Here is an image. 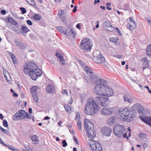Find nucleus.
<instances>
[{
  "label": "nucleus",
  "instance_id": "nucleus-1",
  "mask_svg": "<svg viewBox=\"0 0 151 151\" xmlns=\"http://www.w3.org/2000/svg\"><path fill=\"white\" fill-rule=\"evenodd\" d=\"M137 107L139 114H142L143 110V107L139 104H134L131 108H120L118 110V114L121 117V119L123 121L130 122L133 120V118L136 116V113L135 111V107Z\"/></svg>",
  "mask_w": 151,
  "mask_h": 151
},
{
  "label": "nucleus",
  "instance_id": "nucleus-2",
  "mask_svg": "<svg viewBox=\"0 0 151 151\" xmlns=\"http://www.w3.org/2000/svg\"><path fill=\"white\" fill-rule=\"evenodd\" d=\"M24 67L23 70L25 74H28L33 80H36L38 77L42 75L41 70L38 68L37 65L32 62L26 63L24 65Z\"/></svg>",
  "mask_w": 151,
  "mask_h": 151
},
{
  "label": "nucleus",
  "instance_id": "nucleus-3",
  "mask_svg": "<svg viewBox=\"0 0 151 151\" xmlns=\"http://www.w3.org/2000/svg\"><path fill=\"white\" fill-rule=\"evenodd\" d=\"M100 107L93 98L88 99L85 105L84 112L87 115H92L100 110Z\"/></svg>",
  "mask_w": 151,
  "mask_h": 151
},
{
  "label": "nucleus",
  "instance_id": "nucleus-4",
  "mask_svg": "<svg viewBox=\"0 0 151 151\" xmlns=\"http://www.w3.org/2000/svg\"><path fill=\"white\" fill-rule=\"evenodd\" d=\"M92 46L90 41L86 38L83 39L79 45V47L84 52L90 51Z\"/></svg>",
  "mask_w": 151,
  "mask_h": 151
},
{
  "label": "nucleus",
  "instance_id": "nucleus-5",
  "mask_svg": "<svg viewBox=\"0 0 151 151\" xmlns=\"http://www.w3.org/2000/svg\"><path fill=\"white\" fill-rule=\"evenodd\" d=\"M125 130V127L119 124H116L114 126L113 131L115 135L118 137L120 138L122 136Z\"/></svg>",
  "mask_w": 151,
  "mask_h": 151
},
{
  "label": "nucleus",
  "instance_id": "nucleus-6",
  "mask_svg": "<svg viewBox=\"0 0 151 151\" xmlns=\"http://www.w3.org/2000/svg\"><path fill=\"white\" fill-rule=\"evenodd\" d=\"M88 143L93 151H103L102 146L98 142L92 140H89L88 141Z\"/></svg>",
  "mask_w": 151,
  "mask_h": 151
},
{
  "label": "nucleus",
  "instance_id": "nucleus-7",
  "mask_svg": "<svg viewBox=\"0 0 151 151\" xmlns=\"http://www.w3.org/2000/svg\"><path fill=\"white\" fill-rule=\"evenodd\" d=\"M95 99L97 103L100 106L105 107L109 104V98L97 96Z\"/></svg>",
  "mask_w": 151,
  "mask_h": 151
},
{
  "label": "nucleus",
  "instance_id": "nucleus-8",
  "mask_svg": "<svg viewBox=\"0 0 151 151\" xmlns=\"http://www.w3.org/2000/svg\"><path fill=\"white\" fill-rule=\"evenodd\" d=\"M113 91L111 87L108 86H106L104 88V91L102 96H111L113 95Z\"/></svg>",
  "mask_w": 151,
  "mask_h": 151
},
{
  "label": "nucleus",
  "instance_id": "nucleus-9",
  "mask_svg": "<svg viewBox=\"0 0 151 151\" xmlns=\"http://www.w3.org/2000/svg\"><path fill=\"white\" fill-rule=\"evenodd\" d=\"M104 88L101 84H97L93 89V91L98 95L102 96Z\"/></svg>",
  "mask_w": 151,
  "mask_h": 151
},
{
  "label": "nucleus",
  "instance_id": "nucleus-10",
  "mask_svg": "<svg viewBox=\"0 0 151 151\" xmlns=\"http://www.w3.org/2000/svg\"><path fill=\"white\" fill-rule=\"evenodd\" d=\"M14 42L16 46L19 49L24 50L26 48L27 46L26 44L22 42L19 38H15Z\"/></svg>",
  "mask_w": 151,
  "mask_h": 151
},
{
  "label": "nucleus",
  "instance_id": "nucleus-11",
  "mask_svg": "<svg viewBox=\"0 0 151 151\" xmlns=\"http://www.w3.org/2000/svg\"><path fill=\"white\" fill-rule=\"evenodd\" d=\"M92 126L91 127H90L89 129H88L86 130V135L87 136L90 138L91 139H94V137H95L96 135V132L93 128V124H91Z\"/></svg>",
  "mask_w": 151,
  "mask_h": 151
},
{
  "label": "nucleus",
  "instance_id": "nucleus-12",
  "mask_svg": "<svg viewBox=\"0 0 151 151\" xmlns=\"http://www.w3.org/2000/svg\"><path fill=\"white\" fill-rule=\"evenodd\" d=\"M39 89V88L37 86H33L30 89V91L32 94V97L35 102L37 103L38 102V99L37 97V92Z\"/></svg>",
  "mask_w": 151,
  "mask_h": 151
},
{
  "label": "nucleus",
  "instance_id": "nucleus-13",
  "mask_svg": "<svg viewBox=\"0 0 151 151\" xmlns=\"http://www.w3.org/2000/svg\"><path fill=\"white\" fill-rule=\"evenodd\" d=\"M112 131V130L110 127H102L101 130V133L107 137L110 136Z\"/></svg>",
  "mask_w": 151,
  "mask_h": 151
},
{
  "label": "nucleus",
  "instance_id": "nucleus-14",
  "mask_svg": "<svg viewBox=\"0 0 151 151\" xmlns=\"http://www.w3.org/2000/svg\"><path fill=\"white\" fill-rule=\"evenodd\" d=\"M113 111L112 108H104L101 110L100 112L101 114L104 116L109 115L112 114Z\"/></svg>",
  "mask_w": 151,
  "mask_h": 151
},
{
  "label": "nucleus",
  "instance_id": "nucleus-15",
  "mask_svg": "<svg viewBox=\"0 0 151 151\" xmlns=\"http://www.w3.org/2000/svg\"><path fill=\"white\" fill-rule=\"evenodd\" d=\"M104 28L108 31H112L113 27L111 25V23L109 20L106 21L104 24Z\"/></svg>",
  "mask_w": 151,
  "mask_h": 151
},
{
  "label": "nucleus",
  "instance_id": "nucleus-16",
  "mask_svg": "<svg viewBox=\"0 0 151 151\" xmlns=\"http://www.w3.org/2000/svg\"><path fill=\"white\" fill-rule=\"evenodd\" d=\"M89 78L92 83H96L99 81V78L97 75L93 74V73L89 75Z\"/></svg>",
  "mask_w": 151,
  "mask_h": 151
},
{
  "label": "nucleus",
  "instance_id": "nucleus-17",
  "mask_svg": "<svg viewBox=\"0 0 151 151\" xmlns=\"http://www.w3.org/2000/svg\"><path fill=\"white\" fill-rule=\"evenodd\" d=\"M93 60L95 62L98 63H101L103 62H104L105 61L104 57L102 55H100L97 57L93 58Z\"/></svg>",
  "mask_w": 151,
  "mask_h": 151
},
{
  "label": "nucleus",
  "instance_id": "nucleus-18",
  "mask_svg": "<svg viewBox=\"0 0 151 151\" xmlns=\"http://www.w3.org/2000/svg\"><path fill=\"white\" fill-rule=\"evenodd\" d=\"M129 20L131 23L130 24L128 28L129 30L132 31L136 28V23L132 17L129 18Z\"/></svg>",
  "mask_w": 151,
  "mask_h": 151
},
{
  "label": "nucleus",
  "instance_id": "nucleus-19",
  "mask_svg": "<svg viewBox=\"0 0 151 151\" xmlns=\"http://www.w3.org/2000/svg\"><path fill=\"white\" fill-rule=\"evenodd\" d=\"M141 119L142 121L147 124L149 125L151 127V118L150 117H141Z\"/></svg>",
  "mask_w": 151,
  "mask_h": 151
},
{
  "label": "nucleus",
  "instance_id": "nucleus-20",
  "mask_svg": "<svg viewBox=\"0 0 151 151\" xmlns=\"http://www.w3.org/2000/svg\"><path fill=\"white\" fill-rule=\"evenodd\" d=\"M17 112L18 115V117H19L20 120L24 119L25 113V111L24 110H20Z\"/></svg>",
  "mask_w": 151,
  "mask_h": 151
},
{
  "label": "nucleus",
  "instance_id": "nucleus-21",
  "mask_svg": "<svg viewBox=\"0 0 151 151\" xmlns=\"http://www.w3.org/2000/svg\"><path fill=\"white\" fill-rule=\"evenodd\" d=\"M56 55L60 60V63L62 65H64L65 63L63 61L64 58L63 56L59 52H57L56 53Z\"/></svg>",
  "mask_w": 151,
  "mask_h": 151
},
{
  "label": "nucleus",
  "instance_id": "nucleus-22",
  "mask_svg": "<svg viewBox=\"0 0 151 151\" xmlns=\"http://www.w3.org/2000/svg\"><path fill=\"white\" fill-rule=\"evenodd\" d=\"M7 20L8 22L16 26L17 24V22L15 21L14 19L11 17H7Z\"/></svg>",
  "mask_w": 151,
  "mask_h": 151
},
{
  "label": "nucleus",
  "instance_id": "nucleus-23",
  "mask_svg": "<svg viewBox=\"0 0 151 151\" xmlns=\"http://www.w3.org/2000/svg\"><path fill=\"white\" fill-rule=\"evenodd\" d=\"M31 139L32 141H35L34 144H37L39 143V140L38 139V137L36 135H32L31 137Z\"/></svg>",
  "mask_w": 151,
  "mask_h": 151
},
{
  "label": "nucleus",
  "instance_id": "nucleus-24",
  "mask_svg": "<svg viewBox=\"0 0 151 151\" xmlns=\"http://www.w3.org/2000/svg\"><path fill=\"white\" fill-rule=\"evenodd\" d=\"M115 117L113 116L110 118L108 120V124L109 125H111L115 124Z\"/></svg>",
  "mask_w": 151,
  "mask_h": 151
},
{
  "label": "nucleus",
  "instance_id": "nucleus-25",
  "mask_svg": "<svg viewBox=\"0 0 151 151\" xmlns=\"http://www.w3.org/2000/svg\"><path fill=\"white\" fill-rule=\"evenodd\" d=\"M109 41L114 43L116 45H117L119 44L118 38L113 37H111L109 38Z\"/></svg>",
  "mask_w": 151,
  "mask_h": 151
},
{
  "label": "nucleus",
  "instance_id": "nucleus-26",
  "mask_svg": "<svg viewBox=\"0 0 151 151\" xmlns=\"http://www.w3.org/2000/svg\"><path fill=\"white\" fill-rule=\"evenodd\" d=\"M54 86L53 85L49 84L46 88V91L48 93H52L53 91Z\"/></svg>",
  "mask_w": 151,
  "mask_h": 151
},
{
  "label": "nucleus",
  "instance_id": "nucleus-27",
  "mask_svg": "<svg viewBox=\"0 0 151 151\" xmlns=\"http://www.w3.org/2000/svg\"><path fill=\"white\" fill-rule=\"evenodd\" d=\"M85 69L87 74L89 76L93 73L92 70L86 66H85Z\"/></svg>",
  "mask_w": 151,
  "mask_h": 151
},
{
  "label": "nucleus",
  "instance_id": "nucleus-28",
  "mask_svg": "<svg viewBox=\"0 0 151 151\" xmlns=\"http://www.w3.org/2000/svg\"><path fill=\"white\" fill-rule=\"evenodd\" d=\"M146 54L151 57V44L148 46L146 49Z\"/></svg>",
  "mask_w": 151,
  "mask_h": 151
},
{
  "label": "nucleus",
  "instance_id": "nucleus-29",
  "mask_svg": "<svg viewBox=\"0 0 151 151\" xmlns=\"http://www.w3.org/2000/svg\"><path fill=\"white\" fill-rule=\"evenodd\" d=\"M99 81L100 82V84H101L102 86L104 88V87L107 86H108L106 85V81L101 79H99Z\"/></svg>",
  "mask_w": 151,
  "mask_h": 151
},
{
  "label": "nucleus",
  "instance_id": "nucleus-30",
  "mask_svg": "<svg viewBox=\"0 0 151 151\" xmlns=\"http://www.w3.org/2000/svg\"><path fill=\"white\" fill-rule=\"evenodd\" d=\"M123 98L124 101H127L128 102L130 103H133V100L132 99H130L128 98L127 96L124 95L123 96Z\"/></svg>",
  "mask_w": 151,
  "mask_h": 151
},
{
  "label": "nucleus",
  "instance_id": "nucleus-31",
  "mask_svg": "<svg viewBox=\"0 0 151 151\" xmlns=\"http://www.w3.org/2000/svg\"><path fill=\"white\" fill-rule=\"evenodd\" d=\"M64 107L66 112L70 113L71 110V108L69 105L67 104H65L64 106Z\"/></svg>",
  "mask_w": 151,
  "mask_h": 151
},
{
  "label": "nucleus",
  "instance_id": "nucleus-32",
  "mask_svg": "<svg viewBox=\"0 0 151 151\" xmlns=\"http://www.w3.org/2000/svg\"><path fill=\"white\" fill-rule=\"evenodd\" d=\"M33 18L34 20H39L41 19V16L40 14H35V15L33 16Z\"/></svg>",
  "mask_w": 151,
  "mask_h": 151
},
{
  "label": "nucleus",
  "instance_id": "nucleus-33",
  "mask_svg": "<svg viewBox=\"0 0 151 151\" xmlns=\"http://www.w3.org/2000/svg\"><path fill=\"white\" fill-rule=\"evenodd\" d=\"M93 55L94 56V58L95 57H97L100 55H102V54L100 53V52L98 50H96L94 51L93 52Z\"/></svg>",
  "mask_w": 151,
  "mask_h": 151
},
{
  "label": "nucleus",
  "instance_id": "nucleus-34",
  "mask_svg": "<svg viewBox=\"0 0 151 151\" xmlns=\"http://www.w3.org/2000/svg\"><path fill=\"white\" fill-rule=\"evenodd\" d=\"M57 29L58 30L60 33H63L66 35H68L67 33L65 31L63 30V27H57Z\"/></svg>",
  "mask_w": 151,
  "mask_h": 151
},
{
  "label": "nucleus",
  "instance_id": "nucleus-35",
  "mask_svg": "<svg viewBox=\"0 0 151 151\" xmlns=\"http://www.w3.org/2000/svg\"><path fill=\"white\" fill-rule=\"evenodd\" d=\"M69 35L70 36H72L73 37H74L76 35V33L74 29H71L69 32Z\"/></svg>",
  "mask_w": 151,
  "mask_h": 151
},
{
  "label": "nucleus",
  "instance_id": "nucleus-36",
  "mask_svg": "<svg viewBox=\"0 0 151 151\" xmlns=\"http://www.w3.org/2000/svg\"><path fill=\"white\" fill-rule=\"evenodd\" d=\"M58 14V16L60 17L62 16L65 15L66 14V12L64 10H61L59 11Z\"/></svg>",
  "mask_w": 151,
  "mask_h": 151
},
{
  "label": "nucleus",
  "instance_id": "nucleus-37",
  "mask_svg": "<svg viewBox=\"0 0 151 151\" xmlns=\"http://www.w3.org/2000/svg\"><path fill=\"white\" fill-rule=\"evenodd\" d=\"M27 2L33 6H35L36 4L34 0H26Z\"/></svg>",
  "mask_w": 151,
  "mask_h": 151
},
{
  "label": "nucleus",
  "instance_id": "nucleus-38",
  "mask_svg": "<svg viewBox=\"0 0 151 151\" xmlns=\"http://www.w3.org/2000/svg\"><path fill=\"white\" fill-rule=\"evenodd\" d=\"M17 112L13 116L12 119L13 120L15 121H17L20 120L19 117H18V114Z\"/></svg>",
  "mask_w": 151,
  "mask_h": 151
},
{
  "label": "nucleus",
  "instance_id": "nucleus-39",
  "mask_svg": "<svg viewBox=\"0 0 151 151\" xmlns=\"http://www.w3.org/2000/svg\"><path fill=\"white\" fill-rule=\"evenodd\" d=\"M67 16L65 15H64L63 16H62L60 17V18L64 23L66 22V18Z\"/></svg>",
  "mask_w": 151,
  "mask_h": 151
},
{
  "label": "nucleus",
  "instance_id": "nucleus-40",
  "mask_svg": "<svg viewBox=\"0 0 151 151\" xmlns=\"http://www.w3.org/2000/svg\"><path fill=\"white\" fill-rule=\"evenodd\" d=\"M77 126L78 129L80 130L81 129V122L80 121H78L77 122Z\"/></svg>",
  "mask_w": 151,
  "mask_h": 151
},
{
  "label": "nucleus",
  "instance_id": "nucleus-41",
  "mask_svg": "<svg viewBox=\"0 0 151 151\" xmlns=\"http://www.w3.org/2000/svg\"><path fill=\"white\" fill-rule=\"evenodd\" d=\"M21 27L22 30L26 31L27 32H28L29 31V29L25 25H22Z\"/></svg>",
  "mask_w": 151,
  "mask_h": 151
},
{
  "label": "nucleus",
  "instance_id": "nucleus-42",
  "mask_svg": "<svg viewBox=\"0 0 151 151\" xmlns=\"http://www.w3.org/2000/svg\"><path fill=\"white\" fill-rule=\"evenodd\" d=\"M8 148H9L10 150H11L14 151L17 150L16 149V148L14 147L12 145H8Z\"/></svg>",
  "mask_w": 151,
  "mask_h": 151
},
{
  "label": "nucleus",
  "instance_id": "nucleus-43",
  "mask_svg": "<svg viewBox=\"0 0 151 151\" xmlns=\"http://www.w3.org/2000/svg\"><path fill=\"white\" fill-rule=\"evenodd\" d=\"M3 126L5 127H8V124L7 121L5 119L3 120Z\"/></svg>",
  "mask_w": 151,
  "mask_h": 151
},
{
  "label": "nucleus",
  "instance_id": "nucleus-44",
  "mask_svg": "<svg viewBox=\"0 0 151 151\" xmlns=\"http://www.w3.org/2000/svg\"><path fill=\"white\" fill-rule=\"evenodd\" d=\"M19 9L22 12V13L23 14H24L26 12V9L24 8L21 7H20Z\"/></svg>",
  "mask_w": 151,
  "mask_h": 151
},
{
  "label": "nucleus",
  "instance_id": "nucleus-45",
  "mask_svg": "<svg viewBox=\"0 0 151 151\" xmlns=\"http://www.w3.org/2000/svg\"><path fill=\"white\" fill-rule=\"evenodd\" d=\"M106 8L107 9L109 10H111V7H110L111 5V3L109 2H108L106 3Z\"/></svg>",
  "mask_w": 151,
  "mask_h": 151
},
{
  "label": "nucleus",
  "instance_id": "nucleus-46",
  "mask_svg": "<svg viewBox=\"0 0 151 151\" xmlns=\"http://www.w3.org/2000/svg\"><path fill=\"white\" fill-rule=\"evenodd\" d=\"M9 55L11 57L12 60L13 59H16L15 55L12 52H9Z\"/></svg>",
  "mask_w": 151,
  "mask_h": 151
},
{
  "label": "nucleus",
  "instance_id": "nucleus-47",
  "mask_svg": "<svg viewBox=\"0 0 151 151\" xmlns=\"http://www.w3.org/2000/svg\"><path fill=\"white\" fill-rule=\"evenodd\" d=\"M62 144H63L62 146L63 147H66L67 145V143L65 140H63Z\"/></svg>",
  "mask_w": 151,
  "mask_h": 151
},
{
  "label": "nucleus",
  "instance_id": "nucleus-48",
  "mask_svg": "<svg viewBox=\"0 0 151 151\" xmlns=\"http://www.w3.org/2000/svg\"><path fill=\"white\" fill-rule=\"evenodd\" d=\"M84 127L85 129H86V130H87L88 129H89L90 127H89L88 125V124H84Z\"/></svg>",
  "mask_w": 151,
  "mask_h": 151
},
{
  "label": "nucleus",
  "instance_id": "nucleus-49",
  "mask_svg": "<svg viewBox=\"0 0 151 151\" xmlns=\"http://www.w3.org/2000/svg\"><path fill=\"white\" fill-rule=\"evenodd\" d=\"M25 114H24V118L26 117L28 119H30V116L29 115V114H28L27 112H26L25 111Z\"/></svg>",
  "mask_w": 151,
  "mask_h": 151
},
{
  "label": "nucleus",
  "instance_id": "nucleus-50",
  "mask_svg": "<svg viewBox=\"0 0 151 151\" xmlns=\"http://www.w3.org/2000/svg\"><path fill=\"white\" fill-rule=\"evenodd\" d=\"M27 32L26 31L22 30V29L21 31V33L23 35H25Z\"/></svg>",
  "mask_w": 151,
  "mask_h": 151
},
{
  "label": "nucleus",
  "instance_id": "nucleus-51",
  "mask_svg": "<svg viewBox=\"0 0 151 151\" xmlns=\"http://www.w3.org/2000/svg\"><path fill=\"white\" fill-rule=\"evenodd\" d=\"M84 124H88V123H90L91 122L90 121L88 120V119H84Z\"/></svg>",
  "mask_w": 151,
  "mask_h": 151
},
{
  "label": "nucleus",
  "instance_id": "nucleus-52",
  "mask_svg": "<svg viewBox=\"0 0 151 151\" xmlns=\"http://www.w3.org/2000/svg\"><path fill=\"white\" fill-rule=\"evenodd\" d=\"M146 135V134H144L143 133H140L139 135V137H145Z\"/></svg>",
  "mask_w": 151,
  "mask_h": 151
},
{
  "label": "nucleus",
  "instance_id": "nucleus-53",
  "mask_svg": "<svg viewBox=\"0 0 151 151\" xmlns=\"http://www.w3.org/2000/svg\"><path fill=\"white\" fill-rule=\"evenodd\" d=\"M27 22L28 24L30 25H32V21L29 20H28L27 21Z\"/></svg>",
  "mask_w": 151,
  "mask_h": 151
},
{
  "label": "nucleus",
  "instance_id": "nucleus-54",
  "mask_svg": "<svg viewBox=\"0 0 151 151\" xmlns=\"http://www.w3.org/2000/svg\"><path fill=\"white\" fill-rule=\"evenodd\" d=\"M145 88H147V89H148V91L150 93H151V90H150L149 89V88L148 86H145Z\"/></svg>",
  "mask_w": 151,
  "mask_h": 151
},
{
  "label": "nucleus",
  "instance_id": "nucleus-55",
  "mask_svg": "<svg viewBox=\"0 0 151 151\" xmlns=\"http://www.w3.org/2000/svg\"><path fill=\"white\" fill-rule=\"evenodd\" d=\"M84 78L86 82H88V78L87 76L86 75H85V76L84 77Z\"/></svg>",
  "mask_w": 151,
  "mask_h": 151
},
{
  "label": "nucleus",
  "instance_id": "nucleus-56",
  "mask_svg": "<svg viewBox=\"0 0 151 151\" xmlns=\"http://www.w3.org/2000/svg\"><path fill=\"white\" fill-rule=\"evenodd\" d=\"M73 139L74 140V141H75L77 144H78V141L77 140V138L75 137H73Z\"/></svg>",
  "mask_w": 151,
  "mask_h": 151
},
{
  "label": "nucleus",
  "instance_id": "nucleus-57",
  "mask_svg": "<svg viewBox=\"0 0 151 151\" xmlns=\"http://www.w3.org/2000/svg\"><path fill=\"white\" fill-rule=\"evenodd\" d=\"M80 116L79 114H77L76 115V116L75 118V119H78L80 118Z\"/></svg>",
  "mask_w": 151,
  "mask_h": 151
},
{
  "label": "nucleus",
  "instance_id": "nucleus-58",
  "mask_svg": "<svg viewBox=\"0 0 151 151\" xmlns=\"http://www.w3.org/2000/svg\"><path fill=\"white\" fill-rule=\"evenodd\" d=\"M1 13L4 15L6 13V11L5 10L2 9L1 10Z\"/></svg>",
  "mask_w": 151,
  "mask_h": 151
},
{
  "label": "nucleus",
  "instance_id": "nucleus-59",
  "mask_svg": "<svg viewBox=\"0 0 151 151\" xmlns=\"http://www.w3.org/2000/svg\"><path fill=\"white\" fill-rule=\"evenodd\" d=\"M3 133H4L6 134L7 135H9V131H6V130H5V131H4Z\"/></svg>",
  "mask_w": 151,
  "mask_h": 151
},
{
  "label": "nucleus",
  "instance_id": "nucleus-60",
  "mask_svg": "<svg viewBox=\"0 0 151 151\" xmlns=\"http://www.w3.org/2000/svg\"><path fill=\"white\" fill-rule=\"evenodd\" d=\"M77 10V6H74V7L73 9V11H72L73 12H75Z\"/></svg>",
  "mask_w": 151,
  "mask_h": 151
},
{
  "label": "nucleus",
  "instance_id": "nucleus-61",
  "mask_svg": "<svg viewBox=\"0 0 151 151\" xmlns=\"http://www.w3.org/2000/svg\"><path fill=\"white\" fill-rule=\"evenodd\" d=\"M100 8L103 10H104L106 9V7L105 6H100Z\"/></svg>",
  "mask_w": 151,
  "mask_h": 151
},
{
  "label": "nucleus",
  "instance_id": "nucleus-62",
  "mask_svg": "<svg viewBox=\"0 0 151 151\" xmlns=\"http://www.w3.org/2000/svg\"><path fill=\"white\" fill-rule=\"evenodd\" d=\"M80 23L76 25V27L79 29H80L81 28L80 27Z\"/></svg>",
  "mask_w": 151,
  "mask_h": 151
},
{
  "label": "nucleus",
  "instance_id": "nucleus-63",
  "mask_svg": "<svg viewBox=\"0 0 151 151\" xmlns=\"http://www.w3.org/2000/svg\"><path fill=\"white\" fill-rule=\"evenodd\" d=\"M148 59L147 58H145L144 59V63H145V64H147L148 63Z\"/></svg>",
  "mask_w": 151,
  "mask_h": 151
},
{
  "label": "nucleus",
  "instance_id": "nucleus-64",
  "mask_svg": "<svg viewBox=\"0 0 151 151\" xmlns=\"http://www.w3.org/2000/svg\"><path fill=\"white\" fill-rule=\"evenodd\" d=\"M100 2V0H94V4H96L97 3H99Z\"/></svg>",
  "mask_w": 151,
  "mask_h": 151
}]
</instances>
